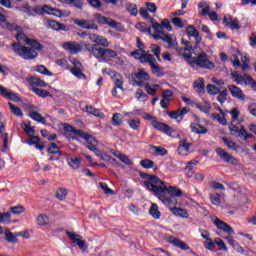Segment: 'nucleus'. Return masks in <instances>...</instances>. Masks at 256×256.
<instances>
[{
	"label": "nucleus",
	"instance_id": "nucleus-1",
	"mask_svg": "<svg viewBox=\"0 0 256 256\" xmlns=\"http://www.w3.org/2000/svg\"><path fill=\"white\" fill-rule=\"evenodd\" d=\"M142 178L146 179L144 181V185L148 191H151L160 201H162L164 205H166V207L178 205L177 200L171 197H181V195H183V191H181V189L175 186L167 187L165 182L155 175L143 174ZM167 193L170 197H167Z\"/></svg>",
	"mask_w": 256,
	"mask_h": 256
},
{
	"label": "nucleus",
	"instance_id": "nucleus-2",
	"mask_svg": "<svg viewBox=\"0 0 256 256\" xmlns=\"http://www.w3.org/2000/svg\"><path fill=\"white\" fill-rule=\"evenodd\" d=\"M212 223H214L215 227L219 229L220 231H223L224 233H227L228 236L225 237V240L227 243L236 251V253H240L243 255L245 253V249L242 248L241 244L233 238V235H235V230H233V227L229 225L227 222L219 219L218 217H212L211 218Z\"/></svg>",
	"mask_w": 256,
	"mask_h": 256
},
{
	"label": "nucleus",
	"instance_id": "nucleus-3",
	"mask_svg": "<svg viewBox=\"0 0 256 256\" xmlns=\"http://www.w3.org/2000/svg\"><path fill=\"white\" fill-rule=\"evenodd\" d=\"M12 48L14 53H16V55H19V57H21L25 61H31L33 59H37V56L39 55L37 53L38 50L35 49L33 46L27 47L21 44H17V42H14L12 44Z\"/></svg>",
	"mask_w": 256,
	"mask_h": 256
},
{
	"label": "nucleus",
	"instance_id": "nucleus-4",
	"mask_svg": "<svg viewBox=\"0 0 256 256\" xmlns=\"http://www.w3.org/2000/svg\"><path fill=\"white\" fill-rule=\"evenodd\" d=\"M192 69H215V64L209 60L207 53L202 52L190 61Z\"/></svg>",
	"mask_w": 256,
	"mask_h": 256
},
{
	"label": "nucleus",
	"instance_id": "nucleus-5",
	"mask_svg": "<svg viewBox=\"0 0 256 256\" xmlns=\"http://www.w3.org/2000/svg\"><path fill=\"white\" fill-rule=\"evenodd\" d=\"M143 119H145L146 121H149L150 125H152V127L154 129H156V131L165 133V135H171L173 133V129H171L169 125H167L163 122H160L159 120H157V117H155L149 113H144Z\"/></svg>",
	"mask_w": 256,
	"mask_h": 256
},
{
	"label": "nucleus",
	"instance_id": "nucleus-6",
	"mask_svg": "<svg viewBox=\"0 0 256 256\" xmlns=\"http://www.w3.org/2000/svg\"><path fill=\"white\" fill-rule=\"evenodd\" d=\"M16 31H18V33L16 34V39L18 41L17 45H23V43H26V45H30V47H33L38 51H41L43 49V45H41V43L37 42L36 40L27 38V35L21 32V27H19V29Z\"/></svg>",
	"mask_w": 256,
	"mask_h": 256
},
{
	"label": "nucleus",
	"instance_id": "nucleus-7",
	"mask_svg": "<svg viewBox=\"0 0 256 256\" xmlns=\"http://www.w3.org/2000/svg\"><path fill=\"white\" fill-rule=\"evenodd\" d=\"M93 57L96 59H115V57H117V52L109 48L94 46Z\"/></svg>",
	"mask_w": 256,
	"mask_h": 256
},
{
	"label": "nucleus",
	"instance_id": "nucleus-8",
	"mask_svg": "<svg viewBox=\"0 0 256 256\" xmlns=\"http://www.w3.org/2000/svg\"><path fill=\"white\" fill-rule=\"evenodd\" d=\"M66 235L67 237H69L72 243H74L75 245H77V247H79V249H81V251H87V242L83 240V237H81V235L75 234L70 231H67Z\"/></svg>",
	"mask_w": 256,
	"mask_h": 256
},
{
	"label": "nucleus",
	"instance_id": "nucleus-9",
	"mask_svg": "<svg viewBox=\"0 0 256 256\" xmlns=\"http://www.w3.org/2000/svg\"><path fill=\"white\" fill-rule=\"evenodd\" d=\"M62 48L68 53H71V55H77V53H81L83 51V46L76 41L64 42L62 44Z\"/></svg>",
	"mask_w": 256,
	"mask_h": 256
},
{
	"label": "nucleus",
	"instance_id": "nucleus-10",
	"mask_svg": "<svg viewBox=\"0 0 256 256\" xmlns=\"http://www.w3.org/2000/svg\"><path fill=\"white\" fill-rule=\"evenodd\" d=\"M78 137H81V139H84V141L88 143L86 147L89 149V151H95V147L98 145L97 139H95V137L89 135V133L83 130L78 131Z\"/></svg>",
	"mask_w": 256,
	"mask_h": 256
},
{
	"label": "nucleus",
	"instance_id": "nucleus-11",
	"mask_svg": "<svg viewBox=\"0 0 256 256\" xmlns=\"http://www.w3.org/2000/svg\"><path fill=\"white\" fill-rule=\"evenodd\" d=\"M3 7L0 6V23L2 29H7L8 31H15L19 29V26L15 23H10L7 21V17L3 14Z\"/></svg>",
	"mask_w": 256,
	"mask_h": 256
},
{
	"label": "nucleus",
	"instance_id": "nucleus-12",
	"mask_svg": "<svg viewBox=\"0 0 256 256\" xmlns=\"http://www.w3.org/2000/svg\"><path fill=\"white\" fill-rule=\"evenodd\" d=\"M215 152L217 155L224 161L225 163H231L232 165H237V158L231 156L227 151L223 150V148H216Z\"/></svg>",
	"mask_w": 256,
	"mask_h": 256
},
{
	"label": "nucleus",
	"instance_id": "nucleus-13",
	"mask_svg": "<svg viewBox=\"0 0 256 256\" xmlns=\"http://www.w3.org/2000/svg\"><path fill=\"white\" fill-rule=\"evenodd\" d=\"M152 23V29H154V34L151 33V36L155 41H159V39L163 38L165 35V31H163V26L160 23L155 21L153 18L150 19Z\"/></svg>",
	"mask_w": 256,
	"mask_h": 256
},
{
	"label": "nucleus",
	"instance_id": "nucleus-14",
	"mask_svg": "<svg viewBox=\"0 0 256 256\" xmlns=\"http://www.w3.org/2000/svg\"><path fill=\"white\" fill-rule=\"evenodd\" d=\"M166 241L178 249H182V251H189L190 247L187 243L183 242L181 239L173 236H167Z\"/></svg>",
	"mask_w": 256,
	"mask_h": 256
},
{
	"label": "nucleus",
	"instance_id": "nucleus-15",
	"mask_svg": "<svg viewBox=\"0 0 256 256\" xmlns=\"http://www.w3.org/2000/svg\"><path fill=\"white\" fill-rule=\"evenodd\" d=\"M160 39L164 43H167L168 49H177V47H179V42H177V37L173 34H165Z\"/></svg>",
	"mask_w": 256,
	"mask_h": 256
},
{
	"label": "nucleus",
	"instance_id": "nucleus-16",
	"mask_svg": "<svg viewBox=\"0 0 256 256\" xmlns=\"http://www.w3.org/2000/svg\"><path fill=\"white\" fill-rule=\"evenodd\" d=\"M187 113H189V108L184 107L182 109H178L176 111L168 113V116L170 117V119H175L178 123H181Z\"/></svg>",
	"mask_w": 256,
	"mask_h": 256
},
{
	"label": "nucleus",
	"instance_id": "nucleus-17",
	"mask_svg": "<svg viewBox=\"0 0 256 256\" xmlns=\"http://www.w3.org/2000/svg\"><path fill=\"white\" fill-rule=\"evenodd\" d=\"M228 91L230 92V95L234 97V99H239L240 101H245V94L243 93V90L239 88L236 85H229Z\"/></svg>",
	"mask_w": 256,
	"mask_h": 256
},
{
	"label": "nucleus",
	"instance_id": "nucleus-18",
	"mask_svg": "<svg viewBox=\"0 0 256 256\" xmlns=\"http://www.w3.org/2000/svg\"><path fill=\"white\" fill-rule=\"evenodd\" d=\"M95 18L100 25H109V27H112L113 29H116L117 27V21L111 18H107L101 14H95Z\"/></svg>",
	"mask_w": 256,
	"mask_h": 256
},
{
	"label": "nucleus",
	"instance_id": "nucleus-19",
	"mask_svg": "<svg viewBox=\"0 0 256 256\" xmlns=\"http://www.w3.org/2000/svg\"><path fill=\"white\" fill-rule=\"evenodd\" d=\"M173 101V91L166 90L162 93V100L160 101V106L162 109H167L169 107V103Z\"/></svg>",
	"mask_w": 256,
	"mask_h": 256
},
{
	"label": "nucleus",
	"instance_id": "nucleus-20",
	"mask_svg": "<svg viewBox=\"0 0 256 256\" xmlns=\"http://www.w3.org/2000/svg\"><path fill=\"white\" fill-rule=\"evenodd\" d=\"M136 79V85L138 87H144L145 81H149L151 77L149 76V73H147L145 70H139V72L136 74Z\"/></svg>",
	"mask_w": 256,
	"mask_h": 256
},
{
	"label": "nucleus",
	"instance_id": "nucleus-21",
	"mask_svg": "<svg viewBox=\"0 0 256 256\" xmlns=\"http://www.w3.org/2000/svg\"><path fill=\"white\" fill-rule=\"evenodd\" d=\"M75 25H78V27H81L82 29H99V27L95 24V22L91 20H79L76 19L74 21Z\"/></svg>",
	"mask_w": 256,
	"mask_h": 256
},
{
	"label": "nucleus",
	"instance_id": "nucleus-22",
	"mask_svg": "<svg viewBox=\"0 0 256 256\" xmlns=\"http://www.w3.org/2000/svg\"><path fill=\"white\" fill-rule=\"evenodd\" d=\"M176 51L178 53V55H180L181 57H183L185 59V61H187L188 64L191 63L193 57H192V53H191V48H176Z\"/></svg>",
	"mask_w": 256,
	"mask_h": 256
},
{
	"label": "nucleus",
	"instance_id": "nucleus-23",
	"mask_svg": "<svg viewBox=\"0 0 256 256\" xmlns=\"http://www.w3.org/2000/svg\"><path fill=\"white\" fill-rule=\"evenodd\" d=\"M48 25L54 31H69V27L55 20H50Z\"/></svg>",
	"mask_w": 256,
	"mask_h": 256
},
{
	"label": "nucleus",
	"instance_id": "nucleus-24",
	"mask_svg": "<svg viewBox=\"0 0 256 256\" xmlns=\"http://www.w3.org/2000/svg\"><path fill=\"white\" fill-rule=\"evenodd\" d=\"M0 95H2V97H6V99H9L10 101H16L17 103L21 101V98L17 96V94L9 92L4 87L1 88Z\"/></svg>",
	"mask_w": 256,
	"mask_h": 256
},
{
	"label": "nucleus",
	"instance_id": "nucleus-25",
	"mask_svg": "<svg viewBox=\"0 0 256 256\" xmlns=\"http://www.w3.org/2000/svg\"><path fill=\"white\" fill-rule=\"evenodd\" d=\"M0 95H2V97H6V99H9L10 101H16L17 103L21 101V98L17 96V94L9 92L4 87L1 88Z\"/></svg>",
	"mask_w": 256,
	"mask_h": 256
},
{
	"label": "nucleus",
	"instance_id": "nucleus-26",
	"mask_svg": "<svg viewBox=\"0 0 256 256\" xmlns=\"http://www.w3.org/2000/svg\"><path fill=\"white\" fill-rule=\"evenodd\" d=\"M191 143H187V140H181L178 146V153L182 156H187L189 154V148Z\"/></svg>",
	"mask_w": 256,
	"mask_h": 256
},
{
	"label": "nucleus",
	"instance_id": "nucleus-27",
	"mask_svg": "<svg viewBox=\"0 0 256 256\" xmlns=\"http://www.w3.org/2000/svg\"><path fill=\"white\" fill-rule=\"evenodd\" d=\"M43 13H46L47 15H54L55 17H63V12L61 10H57L50 5H44L42 7Z\"/></svg>",
	"mask_w": 256,
	"mask_h": 256
},
{
	"label": "nucleus",
	"instance_id": "nucleus-28",
	"mask_svg": "<svg viewBox=\"0 0 256 256\" xmlns=\"http://www.w3.org/2000/svg\"><path fill=\"white\" fill-rule=\"evenodd\" d=\"M186 31L190 37H194L196 39V43H201L203 38H201V35L199 34L195 26L193 25L188 26Z\"/></svg>",
	"mask_w": 256,
	"mask_h": 256
},
{
	"label": "nucleus",
	"instance_id": "nucleus-29",
	"mask_svg": "<svg viewBox=\"0 0 256 256\" xmlns=\"http://www.w3.org/2000/svg\"><path fill=\"white\" fill-rule=\"evenodd\" d=\"M190 129H191L192 133H196L197 135L207 134V128H205L204 126H202L199 123H192L190 125Z\"/></svg>",
	"mask_w": 256,
	"mask_h": 256
},
{
	"label": "nucleus",
	"instance_id": "nucleus-30",
	"mask_svg": "<svg viewBox=\"0 0 256 256\" xmlns=\"http://www.w3.org/2000/svg\"><path fill=\"white\" fill-rule=\"evenodd\" d=\"M171 213L176 215V217H182V219H189V213L187 210L177 207H170Z\"/></svg>",
	"mask_w": 256,
	"mask_h": 256
},
{
	"label": "nucleus",
	"instance_id": "nucleus-31",
	"mask_svg": "<svg viewBox=\"0 0 256 256\" xmlns=\"http://www.w3.org/2000/svg\"><path fill=\"white\" fill-rule=\"evenodd\" d=\"M83 160L81 158H77V157H68L66 159V162L68 163L69 167H71V169H79L81 167V162Z\"/></svg>",
	"mask_w": 256,
	"mask_h": 256
},
{
	"label": "nucleus",
	"instance_id": "nucleus-32",
	"mask_svg": "<svg viewBox=\"0 0 256 256\" xmlns=\"http://www.w3.org/2000/svg\"><path fill=\"white\" fill-rule=\"evenodd\" d=\"M67 195H69V190L67 188H58L56 190L55 197L58 201H65L67 199Z\"/></svg>",
	"mask_w": 256,
	"mask_h": 256
},
{
	"label": "nucleus",
	"instance_id": "nucleus-33",
	"mask_svg": "<svg viewBox=\"0 0 256 256\" xmlns=\"http://www.w3.org/2000/svg\"><path fill=\"white\" fill-rule=\"evenodd\" d=\"M112 81L115 85V87H118L121 91H123V76L119 73H116L114 75H112Z\"/></svg>",
	"mask_w": 256,
	"mask_h": 256
},
{
	"label": "nucleus",
	"instance_id": "nucleus-34",
	"mask_svg": "<svg viewBox=\"0 0 256 256\" xmlns=\"http://www.w3.org/2000/svg\"><path fill=\"white\" fill-rule=\"evenodd\" d=\"M29 82L32 87H47V83H45V81L41 80V78L37 76L30 77Z\"/></svg>",
	"mask_w": 256,
	"mask_h": 256
},
{
	"label": "nucleus",
	"instance_id": "nucleus-35",
	"mask_svg": "<svg viewBox=\"0 0 256 256\" xmlns=\"http://www.w3.org/2000/svg\"><path fill=\"white\" fill-rule=\"evenodd\" d=\"M86 111L87 113H90V115H94V117H98V119H103V117H105V114H103V112H101V110L96 109L93 106H86Z\"/></svg>",
	"mask_w": 256,
	"mask_h": 256
},
{
	"label": "nucleus",
	"instance_id": "nucleus-36",
	"mask_svg": "<svg viewBox=\"0 0 256 256\" xmlns=\"http://www.w3.org/2000/svg\"><path fill=\"white\" fill-rule=\"evenodd\" d=\"M143 87L145 88V91L148 93V95L155 97L157 89H159V84H153L151 86V84L145 83Z\"/></svg>",
	"mask_w": 256,
	"mask_h": 256
},
{
	"label": "nucleus",
	"instance_id": "nucleus-37",
	"mask_svg": "<svg viewBox=\"0 0 256 256\" xmlns=\"http://www.w3.org/2000/svg\"><path fill=\"white\" fill-rule=\"evenodd\" d=\"M149 214L153 219H161V211H159V206L153 203L149 209Z\"/></svg>",
	"mask_w": 256,
	"mask_h": 256
},
{
	"label": "nucleus",
	"instance_id": "nucleus-38",
	"mask_svg": "<svg viewBox=\"0 0 256 256\" xmlns=\"http://www.w3.org/2000/svg\"><path fill=\"white\" fill-rule=\"evenodd\" d=\"M194 89L198 93H205V80L203 78H199L194 82Z\"/></svg>",
	"mask_w": 256,
	"mask_h": 256
},
{
	"label": "nucleus",
	"instance_id": "nucleus-39",
	"mask_svg": "<svg viewBox=\"0 0 256 256\" xmlns=\"http://www.w3.org/2000/svg\"><path fill=\"white\" fill-rule=\"evenodd\" d=\"M212 119H215L216 121H218V123H220V125H227V118H225V112L221 111L220 114H215L212 113L211 114Z\"/></svg>",
	"mask_w": 256,
	"mask_h": 256
},
{
	"label": "nucleus",
	"instance_id": "nucleus-40",
	"mask_svg": "<svg viewBox=\"0 0 256 256\" xmlns=\"http://www.w3.org/2000/svg\"><path fill=\"white\" fill-rule=\"evenodd\" d=\"M29 117H31V119H33L34 121H37V123H41L42 125H45V123H47V120H45V118L41 116V114H39V112L37 111L30 112Z\"/></svg>",
	"mask_w": 256,
	"mask_h": 256
},
{
	"label": "nucleus",
	"instance_id": "nucleus-41",
	"mask_svg": "<svg viewBox=\"0 0 256 256\" xmlns=\"http://www.w3.org/2000/svg\"><path fill=\"white\" fill-rule=\"evenodd\" d=\"M151 70L153 75H156V77H162L163 75V68L157 65L156 60L150 64Z\"/></svg>",
	"mask_w": 256,
	"mask_h": 256
},
{
	"label": "nucleus",
	"instance_id": "nucleus-42",
	"mask_svg": "<svg viewBox=\"0 0 256 256\" xmlns=\"http://www.w3.org/2000/svg\"><path fill=\"white\" fill-rule=\"evenodd\" d=\"M130 129H133V131H139V128L141 127V119H130L127 121Z\"/></svg>",
	"mask_w": 256,
	"mask_h": 256
},
{
	"label": "nucleus",
	"instance_id": "nucleus-43",
	"mask_svg": "<svg viewBox=\"0 0 256 256\" xmlns=\"http://www.w3.org/2000/svg\"><path fill=\"white\" fill-rule=\"evenodd\" d=\"M36 221L40 227H44L45 225H49V216L47 214H40L37 216Z\"/></svg>",
	"mask_w": 256,
	"mask_h": 256
},
{
	"label": "nucleus",
	"instance_id": "nucleus-44",
	"mask_svg": "<svg viewBox=\"0 0 256 256\" xmlns=\"http://www.w3.org/2000/svg\"><path fill=\"white\" fill-rule=\"evenodd\" d=\"M112 125H114V127H121V125H123V116H121L120 113L113 114Z\"/></svg>",
	"mask_w": 256,
	"mask_h": 256
},
{
	"label": "nucleus",
	"instance_id": "nucleus-45",
	"mask_svg": "<svg viewBox=\"0 0 256 256\" xmlns=\"http://www.w3.org/2000/svg\"><path fill=\"white\" fill-rule=\"evenodd\" d=\"M236 137H239L242 141H247V139H251V137H253V134L247 133V130L242 127Z\"/></svg>",
	"mask_w": 256,
	"mask_h": 256
},
{
	"label": "nucleus",
	"instance_id": "nucleus-46",
	"mask_svg": "<svg viewBox=\"0 0 256 256\" xmlns=\"http://www.w3.org/2000/svg\"><path fill=\"white\" fill-rule=\"evenodd\" d=\"M151 149L155 155H158L160 157H165L167 155L168 151L167 149L161 147V146H151Z\"/></svg>",
	"mask_w": 256,
	"mask_h": 256
},
{
	"label": "nucleus",
	"instance_id": "nucleus-47",
	"mask_svg": "<svg viewBox=\"0 0 256 256\" xmlns=\"http://www.w3.org/2000/svg\"><path fill=\"white\" fill-rule=\"evenodd\" d=\"M140 63H149L151 65L155 62V58L152 54L143 53L142 57L139 59Z\"/></svg>",
	"mask_w": 256,
	"mask_h": 256
},
{
	"label": "nucleus",
	"instance_id": "nucleus-48",
	"mask_svg": "<svg viewBox=\"0 0 256 256\" xmlns=\"http://www.w3.org/2000/svg\"><path fill=\"white\" fill-rule=\"evenodd\" d=\"M94 45H97V47H109V41L107 38L98 35Z\"/></svg>",
	"mask_w": 256,
	"mask_h": 256
},
{
	"label": "nucleus",
	"instance_id": "nucleus-49",
	"mask_svg": "<svg viewBox=\"0 0 256 256\" xmlns=\"http://www.w3.org/2000/svg\"><path fill=\"white\" fill-rule=\"evenodd\" d=\"M136 29H138V31H141L142 33H148V35H151V27L147 26V23L145 22H140L136 24Z\"/></svg>",
	"mask_w": 256,
	"mask_h": 256
},
{
	"label": "nucleus",
	"instance_id": "nucleus-50",
	"mask_svg": "<svg viewBox=\"0 0 256 256\" xmlns=\"http://www.w3.org/2000/svg\"><path fill=\"white\" fill-rule=\"evenodd\" d=\"M150 50H151V53H153V55L156 56V59H158V61H161V46L157 44H152L150 46Z\"/></svg>",
	"mask_w": 256,
	"mask_h": 256
},
{
	"label": "nucleus",
	"instance_id": "nucleus-51",
	"mask_svg": "<svg viewBox=\"0 0 256 256\" xmlns=\"http://www.w3.org/2000/svg\"><path fill=\"white\" fill-rule=\"evenodd\" d=\"M222 141L228 147V149H232V151H239V146H237V143L227 139V137H223Z\"/></svg>",
	"mask_w": 256,
	"mask_h": 256
},
{
	"label": "nucleus",
	"instance_id": "nucleus-52",
	"mask_svg": "<svg viewBox=\"0 0 256 256\" xmlns=\"http://www.w3.org/2000/svg\"><path fill=\"white\" fill-rule=\"evenodd\" d=\"M8 105H9L10 111H11V113H13V115H16V117H23V111L21 110V108L13 105V103H11V102H9Z\"/></svg>",
	"mask_w": 256,
	"mask_h": 256
},
{
	"label": "nucleus",
	"instance_id": "nucleus-53",
	"mask_svg": "<svg viewBox=\"0 0 256 256\" xmlns=\"http://www.w3.org/2000/svg\"><path fill=\"white\" fill-rule=\"evenodd\" d=\"M5 236L8 243H17V232L13 234L11 231L6 230Z\"/></svg>",
	"mask_w": 256,
	"mask_h": 256
},
{
	"label": "nucleus",
	"instance_id": "nucleus-54",
	"mask_svg": "<svg viewBox=\"0 0 256 256\" xmlns=\"http://www.w3.org/2000/svg\"><path fill=\"white\" fill-rule=\"evenodd\" d=\"M196 108L202 111V113H209L211 111V103L206 101L203 105L196 104Z\"/></svg>",
	"mask_w": 256,
	"mask_h": 256
},
{
	"label": "nucleus",
	"instance_id": "nucleus-55",
	"mask_svg": "<svg viewBox=\"0 0 256 256\" xmlns=\"http://www.w3.org/2000/svg\"><path fill=\"white\" fill-rule=\"evenodd\" d=\"M135 97L137 99V101H147L149 99V96H147V94H145V92H143V90L138 89L135 93Z\"/></svg>",
	"mask_w": 256,
	"mask_h": 256
},
{
	"label": "nucleus",
	"instance_id": "nucleus-56",
	"mask_svg": "<svg viewBox=\"0 0 256 256\" xmlns=\"http://www.w3.org/2000/svg\"><path fill=\"white\" fill-rule=\"evenodd\" d=\"M140 165L143 169H153V167H155V162H153V160L144 159L140 161Z\"/></svg>",
	"mask_w": 256,
	"mask_h": 256
},
{
	"label": "nucleus",
	"instance_id": "nucleus-57",
	"mask_svg": "<svg viewBox=\"0 0 256 256\" xmlns=\"http://www.w3.org/2000/svg\"><path fill=\"white\" fill-rule=\"evenodd\" d=\"M71 73L72 75H74V77H77L78 79H86L85 74L81 71V69L77 67L72 68Z\"/></svg>",
	"mask_w": 256,
	"mask_h": 256
},
{
	"label": "nucleus",
	"instance_id": "nucleus-58",
	"mask_svg": "<svg viewBox=\"0 0 256 256\" xmlns=\"http://www.w3.org/2000/svg\"><path fill=\"white\" fill-rule=\"evenodd\" d=\"M231 77H233L235 83L237 85H243L244 76L240 75L239 72H232Z\"/></svg>",
	"mask_w": 256,
	"mask_h": 256
},
{
	"label": "nucleus",
	"instance_id": "nucleus-59",
	"mask_svg": "<svg viewBox=\"0 0 256 256\" xmlns=\"http://www.w3.org/2000/svg\"><path fill=\"white\" fill-rule=\"evenodd\" d=\"M126 9L130 13V15H134V17L137 16L139 13V10L137 9V5L135 4H127Z\"/></svg>",
	"mask_w": 256,
	"mask_h": 256
},
{
	"label": "nucleus",
	"instance_id": "nucleus-60",
	"mask_svg": "<svg viewBox=\"0 0 256 256\" xmlns=\"http://www.w3.org/2000/svg\"><path fill=\"white\" fill-rule=\"evenodd\" d=\"M214 243L220 251H227V244L221 238H215Z\"/></svg>",
	"mask_w": 256,
	"mask_h": 256
},
{
	"label": "nucleus",
	"instance_id": "nucleus-61",
	"mask_svg": "<svg viewBox=\"0 0 256 256\" xmlns=\"http://www.w3.org/2000/svg\"><path fill=\"white\" fill-rule=\"evenodd\" d=\"M209 199L212 205H221V194H210Z\"/></svg>",
	"mask_w": 256,
	"mask_h": 256
},
{
	"label": "nucleus",
	"instance_id": "nucleus-62",
	"mask_svg": "<svg viewBox=\"0 0 256 256\" xmlns=\"http://www.w3.org/2000/svg\"><path fill=\"white\" fill-rule=\"evenodd\" d=\"M0 223H11V214L9 212L0 213Z\"/></svg>",
	"mask_w": 256,
	"mask_h": 256
},
{
	"label": "nucleus",
	"instance_id": "nucleus-63",
	"mask_svg": "<svg viewBox=\"0 0 256 256\" xmlns=\"http://www.w3.org/2000/svg\"><path fill=\"white\" fill-rule=\"evenodd\" d=\"M207 92L209 93V95H218L219 93V89L217 88V86L213 85V84H208L206 86Z\"/></svg>",
	"mask_w": 256,
	"mask_h": 256
},
{
	"label": "nucleus",
	"instance_id": "nucleus-64",
	"mask_svg": "<svg viewBox=\"0 0 256 256\" xmlns=\"http://www.w3.org/2000/svg\"><path fill=\"white\" fill-rule=\"evenodd\" d=\"M33 92L38 95V97H49V92L41 88H33Z\"/></svg>",
	"mask_w": 256,
	"mask_h": 256
}]
</instances>
